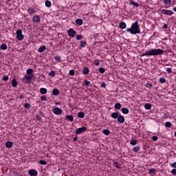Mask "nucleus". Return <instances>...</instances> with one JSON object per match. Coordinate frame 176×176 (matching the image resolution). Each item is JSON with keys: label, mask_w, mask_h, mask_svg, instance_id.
<instances>
[{"label": "nucleus", "mask_w": 176, "mask_h": 176, "mask_svg": "<svg viewBox=\"0 0 176 176\" xmlns=\"http://www.w3.org/2000/svg\"><path fill=\"white\" fill-rule=\"evenodd\" d=\"M69 75H70V76H74V75H75V70L72 69L69 72Z\"/></svg>", "instance_id": "nucleus-43"}, {"label": "nucleus", "mask_w": 176, "mask_h": 176, "mask_svg": "<svg viewBox=\"0 0 176 176\" xmlns=\"http://www.w3.org/2000/svg\"><path fill=\"white\" fill-rule=\"evenodd\" d=\"M55 60H56V61H58V63H61V56H55Z\"/></svg>", "instance_id": "nucleus-42"}, {"label": "nucleus", "mask_w": 176, "mask_h": 176, "mask_svg": "<svg viewBox=\"0 0 176 176\" xmlns=\"http://www.w3.org/2000/svg\"><path fill=\"white\" fill-rule=\"evenodd\" d=\"M36 120H38V122H41V120H42V118H41V116H39L38 115H36Z\"/></svg>", "instance_id": "nucleus-52"}, {"label": "nucleus", "mask_w": 176, "mask_h": 176, "mask_svg": "<svg viewBox=\"0 0 176 176\" xmlns=\"http://www.w3.org/2000/svg\"><path fill=\"white\" fill-rule=\"evenodd\" d=\"M89 72H90V69L88 67H85L82 70V74L84 75H89Z\"/></svg>", "instance_id": "nucleus-15"}, {"label": "nucleus", "mask_w": 176, "mask_h": 176, "mask_svg": "<svg viewBox=\"0 0 176 176\" xmlns=\"http://www.w3.org/2000/svg\"><path fill=\"white\" fill-rule=\"evenodd\" d=\"M164 50L161 49H153L149 51H146L144 53L142 54L140 57H144L145 56H160V54H164Z\"/></svg>", "instance_id": "nucleus-2"}, {"label": "nucleus", "mask_w": 176, "mask_h": 176, "mask_svg": "<svg viewBox=\"0 0 176 176\" xmlns=\"http://www.w3.org/2000/svg\"><path fill=\"white\" fill-rule=\"evenodd\" d=\"M175 137H176V131L175 132Z\"/></svg>", "instance_id": "nucleus-62"}, {"label": "nucleus", "mask_w": 176, "mask_h": 176, "mask_svg": "<svg viewBox=\"0 0 176 176\" xmlns=\"http://www.w3.org/2000/svg\"><path fill=\"white\" fill-rule=\"evenodd\" d=\"M130 144H131V145H133V146L137 145V140H131Z\"/></svg>", "instance_id": "nucleus-44"}, {"label": "nucleus", "mask_w": 176, "mask_h": 176, "mask_svg": "<svg viewBox=\"0 0 176 176\" xmlns=\"http://www.w3.org/2000/svg\"><path fill=\"white\" fill-rule=\"evenodd\" d=\"M16 39H18V41H23V39H24V35H23V30H18L16 31Z\"/></svg>", "instance_id": "nucleus-3"}, {"label": "nucleus", "mask_w": 176, "mask_h": 176, "mask_svg": "<svg viewBox=\"0 0 176 176\" xmlns=\"http://www.w3.org/2000/svg\"><path fill=\"white\" fill-rule=\"evenodd\" d=\"M113 166L114 167H116L117 168H120V164H119V162H116V161H113Z\"/></svg>", "instance_id": "nucleus-21"}, {"label": "nucleus", "mask_w": 176, "mask_h": 176, "mask_svg": "<svg viewBox=\"0 0 176 176\" xmlns=\"http://www.w3.org/2000/svg\"><path fill=\"white\" fill-rule=\"evenodd\" d=\"M87 130V127L82 126L80 128H78L76 131V135H78V134H82V133H85Z\"/></svg>", "instance_id": "nucleus-6"}, {"label": "nucleus", "mask_w": 176, "mask_h": 176, "mask_svg": "<svg viewBox=\"0 0 176 176\" xmlns=\"http://www.w3.org/2000/svg\"><path fill=\"white\" fill-rule=\"evenodd\" d=\"M33 73L34 70L32 69H28L26 70V74H28V75H32Z\"/></svg>", "instance_id": "nucleus-32"}, {"label": "nucleus", "mask_w": 176, "mask_h": 176, "mask_svg": "<svg viewBox=\"0 0 176 176\" xmlns=\"http://www.w3.org/2000/svg\"><path fill=\"white\" fill-rule=\"evenodd\" d=\"M103 134H104V135H109L111 134V131H109V129H104Z\"/></svg>", "instance_id": "nucleus-34"}, {"label": "nucleus", "mask_w": 176, "mask_h": 176, "mask_svg": "<svg viewBox=\"0 0 176 176\" xmlns=\"http://www.w3.org/2000/svg\"><path fill=\"white\" fill-rule=\"evenodd\" d=\"M171 174H173V175H176V169L174 168L171 170Z\"/></svg>", "instance_id": "nucleus-55"}, {"label": "nucleus", "mask_w": 176, "mask_h": 176, "mask_svg": "<svg viewBox=\"0 0 176 176\" xmlns=\"http://www.w3.org/2000/svg\"><path fill=\"white\" fill-rule=\"evenodd\" d=\"M22 80L23 82H24V83H31L32 80V76H27V74L25 75Z\"/></svg>", "instance_id": "nucleus-4"}, {"label": "nucleus", "mask_w": 176, "mask_h": 176, "mask_svg": "<svg viewBox=\"0 0 176 176\" xmlns=\"http://www.w3.org/2000/svg\"><path fill=\"white\" fill-rule=\"evenodd\" d=\"M106 86H107V84H105V82H103L101 83L100 87H106Z\"/></svg>", "instance_id": "nucleus-56"}, {"label": "nucleus", "mask_w": 176, "mask_h": 176, "mask_svg": "<svg viewBox=\"0 0 176 176\" xmlns=\"http://www.w3.org/2000/svg\"><path fill=\"white\" fill-rule=\"evenodd\" d=\"M94 64L96 67H98V65H100V60L98 59H96L94 61Z\"/></svg>", "instance_id": "nucleus-36"}, {"label": "nucleus", "mask_w": 176, "mask_h": 176, "mask_svg": "<svg viewBox=\"0 0 176 176\" xmlns=\"http://www.w3.org/2000/svg\"><path fill=\"white\" fill-rule=\"evenodd\" d=\"M53 96H58L60 94V91L57 89H54L52 91Z\"/></svg>", "instance_id": "nucleus-20"}, {"label": "nucleus", "mask_w": 176, "mask_h": 176, "mask_svg": "<svg viewBox=\"0 0 176 176\" xmlns=\"http://www.w3.org/2000/svg\"><path fill=\"white\" fill-rule=\"evenodd\" d=\"M68 36L71 38H75V36L76 35V31H75L74 29L71 28L67 30Z\"/></svg>", "instance_id": "nucleus-7"}, {"label": "nucleus", "mask_w": 176, "mask_h": 176, "mask_svg": "<svg viewBox=\"0 0 176 176\" xmlns=\"http://www.w3.org/2000/svg\"><path fill=\"white\" fill-rule=\"evenodd\" d=\"M39 163H40V164H42L43 166H46V164H47V162L45 160H40Z\"/></svg>", "instance_id": "nucleus-45"}, {"label": "nucleus", "mask_w": 176, "mask_h": 176, "mask_svg": "<svg viewBox=\"0 0 176 176\" xmlns=\"http://www.w3.org/2000/svg\"><path fill=\"white\" fill-rule=\"evenodd\" d=\"M86 45H87V42L86 41H81L80 42V47H85Z\"/></svg>", "instance_id": "nucleus-19"}, {"label": "nucleus", "mask_w": 176, "mask_h": 176, "mask_svg": "<svg viewBox=\"0 0 176 176\" xmlns=\"http://www.w3.org/2000/svg\"><path fill=\"white\" fill-rule=\"evenodd\" d=\"M82 38H83V36H82L81 34L76 35V41H80V39H82Z\"/></svg>", "instance_id": "nucleus-39"}, {"label": "nucleus", "mask_w": 176, "mask_h": 176, "mask_svg": "<svg viewBox=\"0 0 176 176\" xmlns=\"http://www.w3.org/2000/svg\"><path fill=\"white\" fill-rule=\"evenodd\" d=\"M19 98H20L21 100H22V98H24V96L20 95V96H19Z\"/></svg>", "instance_id": "nucleus-59"}, {"label": "nucleus", "mask_w": 176, "mask_h": 176, "mask_svg": "<svg viewBox=\"0 0 176 176\" xmlns=\"http://www.w3.org/2000/svg\"><path fill=\"white\" fill-rule=\"evenodd\" d=\"M152 140L153 141H157V140H159V138H157V136H153Z\"/></svg>", "instance_id": "nucleus-54"}, {"label": "nucleus", "mask_w": 176, "mask_h": 176, "mask_svg": "<svg viewBox=\"0 0 176 176\" xmlns=\"http://www.w3.org/2000/svg\"><path fill=\"white\" fill-rule=\"evenodd\" d=\"M76 24H77V25H82L83 24V20L82 19H76Z\"/></svg>", "instance_id": "nucleus-16"}, {"label": "nucleus", "mask_w": 176, "mask_h": 176, "mask_svg": "<svg viewBox=\"0 0 176 176\" xmlns=\"http://www.w3.org/2000/svg\"><path fill=\"white\" fill-rule=\"evenodd\" d=\"M114 107L116 109H120L122 108V104L120 103H116Z\"/></svg>", "instance_id": "nucleus-37"}, {"label": "nucleus", "mask_w": 176, "mask_h": 176, "mask_svg": "<svg viewBox=\"0 0 176 176\" xmlns=\"http://www.w3.org/2000/svg\"><path fill=\"white\" fill-rule=\"evenodd\" d=\"M165 126H166V127H171V122H166L165 123Z\"/></svg>", "instance_id": "nucleus-51"}, {"label": "nucleus", "mask_w": 176, "mask_h": 176, "mask_svg": "<svg viewBox=\"0 0 176 176\" xmlns=\"http://www.w3.org/2000/svg\"><path fill=\"white\" fill-rule=\"evenodd\" d=\"M49 76H56V72L54 71H51L50 73H49Z\"/></svg>", "instance_id": "nucleus-46"}, {"label": "nucleus", "mask_w": 176, "mask_h": 176, "mask_svg": "<svg viewBox=\"0 0 176 176\" xmlns=\"http://www.w3.org/2000/svg\"><path fill=\"white\" fill-rule=\"evenodd\" d=\"M163 2L164 3V5H167V6H170L171 5V0H163Z\"/></svg>", "instance_id": "nucleus-31"}, {"label": "nucleus", "mask_w": 176, "mask_h": 176, "mask_svg": "<svg viewBox=\"0 0 176 176\" xmlns=\"http://www.w3.org/2000/svg\"><path fill=\"white\" fill-rule=\"evenodd\" d=\"M73 141H74V142H76V141H78V136L74 137Z\"/></svg>", "instance_id": "nucleus-57"}, {"label": "nucleus", "mask_w": 176, "mask_h": 176, "mask_svg": "<svg viewBox=\"0 0 176 176\" xmlns=\"http://www.w3.org/2000/svg\"><path fill=\"white\" fill-rule=\"evenodd\" d=\"M45 6L47 8H50V6H52V2L50 1H49V0H47L45 1Z\"/></svg>", "instance_id": "nucleus-35"}, {"label": "nucleus", "mask_w": 176, "mask_h": 176, "mask_svg": "<svg viewBox=\"0 0 176 176\" xmlns=\"http://www.w3.org/2000/svg\"><path fill=\"white\" fill-rule=\"evenodd\" d=\"M99 72H100V74H104V72H105V69L103 67L99 68Z\"/></svg>", "instance_id": "nucleus-50"}, {"label": "nucleus", "mask_w": 176, "mask_h": 176, "mask_svg": "<svg viewBox=\"0 0 176 176\" xmlns=\"http://www.w3.org/2000/svg\"><path fill=\"white\" fill-rule=\"evenodd\" d=\"M40 93L41 94H46L47 93V89L46 88H41Z\"/></svg>", "instance_id": "nucleus-22"}, {"label": "nucleus", "mask_w": 176, "mask_h": 176, "mask_svg": "<svg viewBox=\"0 0 176 176\" xmlns=\"http://www.w3.org/2000/svg\"><path fill=\"white\" fill-rule=\"evenodd\" d=\"M66 119H67L68 120H70V122H74V116H71V115H67L65 116Z\"/></svg>", "instance_id": "nucleus-23"}, {"label": "nucleus", "mask_w": 176, "mask_h": 176, "mask_svg": "<svg viewBox=\"0 0 176 176\" xmlns=\"http://www.w3.org/2000/svg\"><path fill=\"white\" fill-rule=\"evenodd\" d=\"M161 13L162 14H165V16H171L173 14H174V12H173V10H162Z\"/></svg>", "instance_id": "nucleus-5"}, {"label": "nucleus", "mask_w": 176, "mask_h": 176, "mask_svg": "<svg viewBox=\"0 0 176 176\" xmlns=\"http://www.w3.org/2000/svg\"><path fill=\"white\" fill-rule=\"evenodd\" d=\"M144 108L145 109H148V110L151 109L152 104H151L150 103H146L144 104Z\"/></svg>", "instance_id": "nucleus-26"}, {"label": "nucleus", "mask_w": 176, "mask_h": 176, "mask_svg": "<svg viewBox=\"0 0 176 176\" xmlns=\"http://www.w3.org/2000/svg\"><path fill=\"white\" fill-rule=\"evenodd\" d=\"M12 86L13 87H17V80L16 79H12Z\"/></svg>", "instance_id": "nucleus-25"}, {"label": "nucleus", "mask_w": 176, "mask_h": 176, "mask_svg": "<svg viewBox=\"0 0 176 176\" xmlns=\"http://www.w3.org/2000/svg\"><path fill=\"white\" fill-rule=\"evenodd\" d=\"M140 149V146H138L133 147V152H139Z\"/></svg>", "instance_id": "nucleus-40"}, {"label": "nucleus", "mask_w": 176, "mask_h": 176, "mask_svg": "<svg viewBox=\"0 0 176 176\" xmlns=\"http://www.w3.org/2000/svg\"><path fill=\"white\" fill-rule=\"evenodd\" d=\"M6 148H12V146H13V142H10V141L6 142Z\"/></svg>", "instance_id": "nucleus-18"}, {"label": "nucleus", "mask_w": 176, "mask_h": 176, "mask_svg": "<svg viewBox=\"0 0 176 176\" xmlns=\"http://www.w3.org/2000/svg\"><path fill=\"white\" fill-rule=\"evenodd\" d=\"M130 3H131V5H133V6H135V8H138V6H140V4H138L137 2H135V1H133V0H131V1H130Z\"/></svg>", "instance_id": "nucleus-28"}, {"label": "nucleus", "mask_w": 176, "mask_h": 176, "mask_svg": "<svg viewBox=\"0 0 176 176\" xmlns=\"http://www.w3.org/2000/svg\"><path fill=\"white\" fill-rule=\"evenodd\" d=\"M41 101H47V97L46 96H43L41 98Z\"/></svg>", "instance_id": "nucleus-47"}, {"label": "nucleus", "mask_w": 176, "mask_h": 176, "mask_svg": "<svg viewBox=\"0 0 176 176\" xmlns=\"http://www.w3.org/2000/svg\"><path fill=\"white\" fill-rule=\"evenodd\" d=\"M3 80H4L5 82L9 80V76H3Z\"/></svg>", "instance_id": "nucleus-48"}, {"label": "nucleus", "mask_w": 176, "mask_h": 176, "mask_svg": "<svg viewBox=\"0 0 176 176\" xmlns=\"http://www.w3.org/2000/svg\"><path fill=\"white\" fill-rule=\"evenodd\" d=\"M35 12H36V10H35V8L31 7V8H29L28 9V14H34V13H35Z\"/></svg>", "instance_id": "nucleus-12"}, {"label": "nucleus", "mask_w": 176, "mask_h": 176, "mask_svg": "<svg viewBox=\"0 0 176 176\" xmlns=\"http://www.w3.org/2000/svg\"><path fill=\"white\" fill-rule=\"evenodd\" d=\"M0 49L1 50H6L8 49V45L5 43H3L1 47H0Z\"/></svg>", "instance_id": "nucleus-29"}, {"label": "nucleus", "mask_w": 176, "mask_h": 176, "mask_svg": "<svg viewBox=\"0 0 176 176\" xmlns=\"http://www.w3.org/2000/svg\"><path fill=\"white\" fill-rule=\"evenodd\" d=\"M45 50H46V46L42 45V46H41V47L38 48V52L39 53H43V52L45 51Z\"/></svg>", "instance_id": "nucleus-14"}, {"label": "nucleus", "mask_w": 176, "mask_h": 176, "mask_svg": "<svg viewBox=\"0 0 176 176\" xmlns=\"http://www.w3.org/2000/svg\"><path fill=\"white\" fill-rule=\"evenodd\" d=\"M78 117L83 119L85 118V113L82 111L78 113Z\"/></svg>", "instance_id": "nucleus-33"}, {"label": "nucleus", "mask_w": 176, "mask_h": 176, "mask_svg": "<svg viewBox=\"0 0 176 176\" xmlns=\"http://www.w3.org/2000/svg\"><path fill=\"white\" fill-rule=\"evenodd\" d=\"M159 82H160V83H162V84H163V83H166V78H160V79H159Z\"/></svg>", "instance_id": "nucleus-41"}, {"label": "nucleus", "mask_w": 176, "mask_h": 176, "mask_svg": "<svg viewBox=\"0 0 176 176\" xmlns=\"http://www.w3.org/2000/svg\"><path fill=\"white\" fill-rule=\"evenodd\" d=\"M23 107L24 108H26V109H30L31 104H30V103H25Z\"/></svg>", "instance_id": "nucleus-38"}, {"label": "nucleus", "mask_w": 176, "mask_h": 176, "mask_svg": "<svg viewBox=\"0 0 176 176\" xmlns=\"http://www.w3.org/2000/svg\"><path fill=\"white\" fill-rule=\"evenodd\" d=\"M53 112L55 113V115H61V113H63V109L56 107L54 109Z\"/></svg>", "instance_id": "nucleus-8"}, {"label": "nucleus", "mask_w": 176, "mask_h": 176, "mask_svg": "<svg viewBox=\"0 0 176 176\" xmlns=\"http://www.w3.org/2000/svg\"><path fill=\"white\" fill-rule=\"evenodd\" d=\"M32 20L34 23H41V16L39 15H35L33 16Z\"/></svg>", "instance_id": "nucleus-10"}, {"label": "nucleus", "mask_w": 176, "mask_h": 176, "mask_svg": "<svg viewBox=\"0 0 176 176\" xmlns=\"http://www.w3.org/2000/svg\"><path fill=\"white\" fill-rule=\"evenodd\" d=\"M173 10L174 12H176V7H175L174 8H173Z\"/></svg>", "instance_id": "nucleus-61"}, {"label": "nucleus", "mask_w": 176, "mask_h": 176, "mask_svg": "<svg viewBox=\"0 0 176 176\" xmlns=\"http://www.w3.org/2000/svg\"><path fill=\"white\" fill-rule=\"evenodd\" d=\"M147 85H148V87H153V84H152V82L148 83Z\"/></svg>", "instance_id": "nucleus-58"}, {"label": "nucleus", "mask_w": 176, "mask_h": 176, "mask_svg": "<svg viewBox=\"0 0 176 176\" xmlns=\"http://www.w3.org/2000/svg\"><path fill=\"white\" fill-rule=\"evenodd\" d=\"M29 175L30 176H37L38 175V171L35 169H31L28 172Z\"/></svg>", "instance_id": "nucleus-9"}, {"label": "nucleus", "mask_w": 176, "mask_h": 176, "mask_svg": "<svg viewBox=\"0 0 176 176\" xmlns=\"http://www.w3.org/2000/svg\"><path fill=\"white\" fill-rule=\"evenodd\" d=\"M84 83H85V86H88L89 87H90L91 86V82H90V81L87 80V79H85L84 80Z\"/></svg>", "instance_id": "nucleus-27"}, {"label": "nucleus", "mask_w": 176, "mask_h": 176, "mask_svg": "<svg viewBox=\"0 0 176 176\" xmlns=\"http://www.w3.org/2000/svg\"><path fill=\"white\" fill-rule=\"evenodd\" d=\"M164 28H167V25L166 24L164 25Z\"/></svg>", "instance_id": "nucleus-60"}, {"label": "nucleus", "mask_w": 176, "mask_h": 176, "mask_svg": "<svg viewBox=\"0 0 176 176\" xmlns=\"http://www.w3.org/2000/svg\"><path fill=\"white\" fill-rule=\"evenodd\" d=\"M170 166H171L173 168L176 169V162H174V163H173V164H170Z\"/></svg>", "instance_id": "nucleus-53"}, {"label": "nucleus", "mask_w": 176, "mask_h": 176, "mask_svg": "<svg viewBox=\"0 0 176 176\" xmlns=\"http://www.w3.org/2000/svg\"><path fill=\"white\" fill-rule=\"evenodd\" d=\"M126 32H130L132 35H137V34L141 33V28L140 25H138V21H136L135 23H132L130 28L126 30Z\"/></svg>", "instance_id": "nucleus-1"}, {"label": "nucleus", "mask_w": 176, "mask_h": 176, "mask_svg": "<svg viewBox=\"0 0 176 176\" xmlns=\"http://www.w3.org/2000/svg\"><path fill=\"white\" fill-rule=\"evenodd\" d=\"M118 123H124V116L121 115L118 116Z\"/></svg>", "instance_id": "nucleus-13"}, {"label": "nucleus", "mask_w": 176, "mask_h": 176, "mask_svg": "<svg viewBox=\"0 0 176 176\" xmlns=\"http://www.w3.org/2000/svg\"><path fill=\"white\" fill-rule=\"evenodd\" d=\"M157 173V170L155 168H150L148 171V174H156Z\"/></svg>", "instance_id": "nucleus-24"}, {"label": "nucleus", "mask_w": 176, "mask_h": 176, "mask_svg": "<svg viewBox=\"0 0 176 176\" xmlns=\"http://www.w3.org/2000/svg\"><path fill=\"white\" fill-rule=\"evenodd\" d=\"M120 115V113H119V111H116L114 113H112L111 116V118H113V119H118Z\"/></svg>", "instance_id": "nucleus-11"}, {"label": "nucleus", "mask_w": 176, "mask_h": 176, "mask_svg": "<svg viewBox=\"0 0 176 176\" xmlns=\"http://www.w3.org/2000/svg\"><path fill=\"white\" fill-rule=\"evenodd\" d=\"M166 72H168V74H171V72H173V69L171 67H168L166 69Z\"/></svg>", "instance_id": "nucleus-49"}, {"label": "nucleus", "mask_w": 176, "mask_h": 176, "mask_svg": "<svg viewBox=\"0 0 176 176\" xmlns=\"http://www.w3.org/2000/svg\"><path fill=\"white\" fill-rule=\"evenodd\" d=\"M122 113H124V115H127L129 113V109L127 108H122Z\"/></svg>", "instance_id": "nucleus-30"}, {"label": "nucleus", "mask_w": 176, "mask_h": 176, "mask_svg": "<svg viewBox=\"0 0 176 176\" xmlns=\"http://www.w3.org/2000/svg\"><path fill=\"white\" fill-rule=\"evenodd\" d=\"M119 27L120 28H121V30H124V28L127 27V25H126V23L124 22H121L120 23Z\"/></svg>", "instance_id": "nucleus-17"}]
</instances>
